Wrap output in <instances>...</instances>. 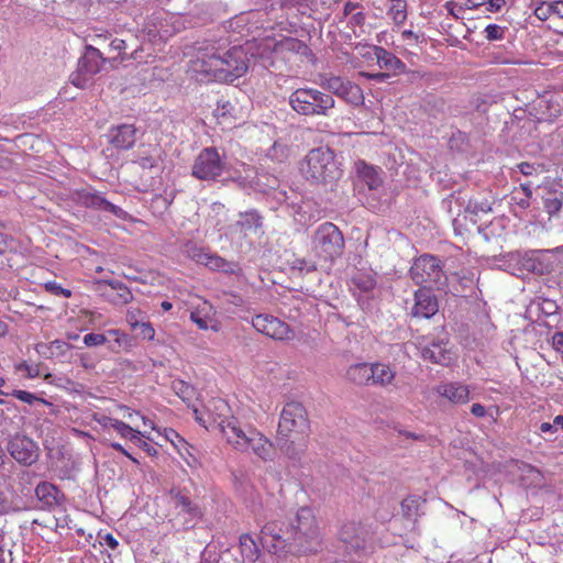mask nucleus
<instances>
[{
    "label": "nucleus",
    "mask_w": 563,
    "mask_h": 563,
    "mask_svg": "<svg viewBox=\"0 0 563 563\" xmlns=\"http://www.w3.org/2000/svg\"><path fill=\"white\" fill-rule=\"evenodd\" d=\"M262 541L268 552L278 556L289 553L308 554L317 552L321 547L322 532L314 511L303 506L294 517L265 523Z\"/></svg>",
    "instance_id": "1"
},
{
    "label": "nucleus",
    "mask_w": 563,
    "mask_h": 563,
    "mask_svg": "<svg viewBox=\"0 0 563 563\" xmlns=\"http://www.w3.org/2000/svg\"><path fill=\"white\" fill-rule=\"evenodd\" d=\"M277 433L284 439L282 448L288 457L296 459L305 454L310 435V420L301 402L285 404L279 415Z\"/></svg>",
    "instance_id": "2"
},
{
    "label": "nucleus",
    "mask_w": 563,
    "mask_h": 563,
    "mask_svg": "<svg viewBox=\"0 0 563 563\" xmlns=\"http://www.w3.org/2000/svg\"><path fill=\"white\" fill-rule=\"evenodd\" d=\"M299 170L311 185H332L342 175L334 152L327 146L309 151L300 162Z\"/></svg>",
    "instance_id": "3"
},
{
    "label": "nucleus",
    "mask_w": 563,
    "mask_h": 563,
    "mask_svg": "<svg viewBox=\"0 0 563 563\" xmlns=\"http://www.w3.org/2000/svg\"><path fill=\"white\" fill-rule=\"evenodd\" d=\"M344 250V238L332 222L320 224L312 239V252L321 268H329Z\"/></svg>",
    "instance_id": "4"
},
{
    "label": "nucleus",
    "mask_w": 563,
    "mask_h": 563,
    "mask_svg": "<svg viewBox=\"0 0 563 563\" xmlns=\"http://www.w3.org/2000/svg\"><path fill=\"white\" fill-rule=\"evenodd\" d=\"M289 106L300 115L329 117L335 106L334 98L314 88H297L289 96Z\"/></svg>",
    "instance_id": "5"
},
{
    "label": "nucleus",
    "mask_w": 563,
    "mask_h": 563,
    "mask_svg": "<svg viewBox=\"0 0 563 563\" xmlns=\"http://www.w3.org/2000/svg\"><path fill=\"white\" fill-rule=\"evenodd\" d=\"M374 530L372 526L362 520H345L339 528L338 539L347 553H360L373 543Z\"/></svg>",
    "instance_id": "6"
},
{
    "label": "nucleus",
    "mask_w": 563,
    "mask_h": 563,
    "mask_svg": "<svg viewBox=\"0 0 563 563\" xmlns=\"http://www.w3.org/2000/svg\"><path fill=\"white\" fill-rule=\"evenodd\" d=\"M194 416L203 428H219L220 431L227 422L234 418L229 404L222 398L210 399L201 410L194 408Z\"/></svg>",
    "instance_id": "7"
},
{
    "label": "nucleus",
    "mask_w": 563,
    "mask_h": 563,
    "mask_svg": "<svg viewBox=\"0 0 563 563\" xmlns=\"http://www.w3.org/2000/svg\"><path fill=\"white\" fill-rule=\"evenodd\" d=\"M224 169V162L216 147L203 148L196 157L191 175L199 180H216Z\"/></svg>",
    "instance_id": "8"
},
{
    "label": "nucleus",
    "mask_w": 563,
    "mask_h": 563,
    "mask_svg": "<svg viewBox=\"0 0 563 563\" xmlns=\"http://www.w3.org/2000/svg\"><path fill=\"white\" fill-rule=\"evenodd\" d=\"M410 276L417 285H435L443 277L441 261L433 255H421L413 262Z\"/></svg>",
    "instance_id": "9"
},
{
    "label": "nucleus",
    "mask_w": 563,
    "mask_h": 563,
    "mask_svg": "<svg viewBox=\"0 0 563 563\" xmlns=\"http://www.w3.org/2000/svg\"><path fill=\"white\" fill-rule=\"evenodd\" d=\"M221 58L224 65L221 67L223 74H221L220 81L233 82L247 73L249 57L243 47L234 46L222 53Z\"/></svg>",
    "instance_id": "10"
},
{
    "label": "nucleus",
    "mask_w": 563,
    "mask_h": 563,
    "mask_svg": "<svg viewBox=\"0 0 563 563\" xmlns=\"http://www.w3.org/2000/svg\"><path fill=\"white\" fill-rule=\"evenodd\" d=\"M252 325L257 332L276 341H288L295 335L288 323L268 313L256 314Z\"/></svg>",
    "instance_id": "11"
},
{
    "label": "nucleus",
    "mask_w": 563,
    "mask_h": 563,
    "mask_svg": "<svg viewBox=\"0 0 563 563\" xmlns=\"http://www.w3.org/2000/svg\"><path fill=\"white\" fill-rule=\"evenodd\" d=\"M71 198L76 203L85 208L110 212L111 214L121 219L125 217V211L123 209L111 203L100 194L93 191L91 188L75 190L71 195Z\"/></svg>",
    "instance_id": "12"
},
{
    "label": "nucleus",
    "mask_w": 563,
    "mask_h": 563,
    "mask_svg": "<svg viewBox=\"0 0 563 563\" xmlns=\"http://www.w3.org/2000/svg\"><path fill=\"white\" fill-rule=\"evenodd\" d=\"M222 53L216 48L200 52L196 60L192 62L194 70L198 74L205 75L213 80H221V67L224 65L221 58Z\"/></svg>",
    "instance_id": "13"
},
{
    "label": "nucleus",
    "mask_w": 563,
    "mask_h": 563,
    "mask_svg": "<svg viewBox=\"0 0 563 563\" xmlns=\"http://www.w3.org/2000/svg\"><path fill=\"white\" fill-rule=\"evenodd\" d=\"M271 51L276 57L287 62L295 57L302 62L303 58H309L312 55L310 47L305 42L295 37H283L274 42Z\"/></svg>",
    "instance_id": "14"
},
{
    "label": "nucleus",
    "mask_w": 563,
    "mask_h": 563,
    "mask_svg": "<svg viewBox=\"0 0 563 563\" xmlns=\"http://www.w3.org/2000/svg\"><path fill=\"white\" fill-rule=\"evenodd\" d=\"M244 445L245 453H252L263 462H271L276 456L275 444L257 428L249 431V439Z\"/></svg>",
    "instance_id": "15"
},
{
    "label": "nucleus",
    "mask_w": 563,
    "mask_h": 563,
    "mask_svg": "<svg viewBox=\"0 0 563 563\" xmlns=\"http://www.w3.org/2000/svg\"><path fill=\"white\" fill-rule=\"evenodd\" d=\"M11 456L23 465H32L38 459V445L25 435H15L8 448Z\"/></svg>",
    "instance_id": "16"
},
{
    "label": "nucleus",
    "mask_w": 563,
    "mask_h": 563,
    "mask_svg": "<svg viewBox=\"0 0 563 563\" xmlns=\"http://www.w3.org/2000/svg\"><path fill=\"white\" fill-rule=\"evenodd\" d=\"M256 429L253 426H243L238 418L231 419L223 426L221 433L225 438L229 445L238 452H246V441L249 439V431Z\"/></svg>",
    "instance_id": "17"
},
{
    "label": "nucleus",
    "mask_w": 563,
    "mask_h": 563,
    "mask_svg": "<svg viewBox=\"0 0 563 563\" xmlns=\"http://www.w3.org/2000/svg\"><path fill=\"white\" fill-rule=\"evenodd\" d=\"M438 310V299L430 288L422 287L415 292V305L411 309L413 317L429 319L433 317Z\"/></svg>",
    "instance_id": "18"
},
{
    "label": "nucleus",
    "mask_w": 563,
    "mask_h": 563,
    "mask_svg": "<svg viewBox=\"0 0 563 563\" xmlns=\"http://www.w3.org/2000/svg\"><path fill=\"white\" fill-rule=\"evenodd\" d=\"M435 393L452 405H465L470 401V386L460 382L442 383L435 387Z\"/></svg>",
    "instance_id": "19"
},
{
    "label": "nucleus",
    "mask_w": 563,
    "mask_h": 563,
    "mask_svg": "<svg viewBox=\"0 0 563 563\" xmlns=\"http://www.w3.org/2000/svg\"><path fill=\"white\" fill-rule=\"evenodd\" d=\"M35 496L44 510H53L60 506L65 496L55 485L48 482H41L35 488Z\"/></svg>",
    "instance_id": "20"
},
{
    "label": "nucleus",
    "mask_w": 563,
    "mask_h": 563,
    "mask_svg": "<svg viewBox=\"0 0 563 563\" xmlns=\"http://www.w3.org/2000/svg\"><path fill=\"white\" fill-rule=\"evenodd\" d=\"M136 141V129L133 124H120L109 131V142L115 148L130 150Z\"/></svg>",
    "instance_id": "21"
},
{
    "label": "nucleus",
    "mask_w": 563,
    "mask_h": 563,
    "mask_svg": "<svg viewBox=\"0 0 563 563\" xmlns=\"http://www.w3.org/2000/svg\"><path fill=\"white\" fill-rule=\"evenodd\" d=\"M163 161V150L158 144H141L135 159L142 169H152Z\"/></svg>",
    "instance_id": "22"
},
{
    "label": "nucleus",
    "mask_w": 563,
    "mask_h": 563,
    "mask_svg": "<svg viewBox=\"0 0 563 563\" xmlns=\"http://www.w3.org/2000/svg\"><path fill=\"white\" fill-rule=\"evenodd\" d=\"M374 55L376 57L377 64L380 68L386 69L394 76L401 75L406 73L407 66L406 64L398 58L395 54L387 51L382 46H374L373 48Z\"/></svg>",
    "instance_id": "23"
},
{
    "label": "nucleus",
    "mask_w": 563,
    "mask_h": 563,
    "mask_svg": "<svg viewBox=\"0 0 563 563\" xmlns=\"http://www.w3.org/2000/svg\"><path fill=\"white\" fill-rule=\"evenodd\" d=\"M424 504L426 499L415 495L402 499L400 504L401 517L411 525V529L416 528L420 517L423 515L422 507Z\"/></svg>",
    "instance_id": "24"
},
{
    "label": "nucleus",
    "mask_w": 563,
    "mask_h": 563,
    "mask_svg": "<svg viewBox=\"0 0 563 563\" xmlns=\"http://www.w3.org/2000/svg\"><path fill=\"white\" fill-rule=\"evenodd\" d=\"M106 59L102 57L101 52L88 45L84 56L78 60V67L80 71H85L92 78L93 75L98 74Z\"/></svg>",
    "instance_id": "25"
},
{
    "label": "nucleus",
    "mask_w": 563,
    "mask_h": 563,
    "mask_svg": "<svg viewBox=\"0 0 563 563\" xmlns=\"http://www.w3.org/2000/svg\"><path fill=\"white\" fill-rule=\"evenodd\" d=\"M170 496L173 505L179 510V514H186L192 519L202 517L201 508L190 499L187 493L179 489H172Z\"/></svg>",
    "instance_id": "26"
},
{
    "label": "nucleus",
    "mask_w": 563,
    "mask_h": 563,
    "mask_svg": "<svg viewBox=\"0 0 563 563\" xmlns=\"http://www.w3.org/2000/svg\"><path fill=\"white\" fill-rule=\"evenodd\" d=\"M422 357L431 363L448 366L453 361V353L446 344L432 343L422 351Z\"/></svg>",
    "instance_id": "27"
},
{
    "label": "nucleus",
    "mask_w": 563,
    "mask_h": 563,
    "mask_svg": "<svg viewBox=\"0 0 563 563\" xmlns=\"http://www.w3.org/2000/svg\"><path fill=\"white\" fill-rule=\"evenodd\" d=\"M372 364L356 363L347 367L345 378L356 386H368L372 380Z\"/></svg>",
    "instance_id": "28"
},
{
    "label": "nucleus",
    "mask_w": 563,
    "mask_h": 563,
    "mask_svg": "<svg viewBox=\"0 0 563 563\" xmlns=\"http://www.w3.org/2000/svg\"><path fill=\"white\" fill-rule=\"evenodd\" d=\"M372 380L371 385L388 387L390 386L396 377V372L385 363H372Z\"/></svg>",
    "instance_id": "29"
},
{
    "label": "nucleus",
    "mask_w": 563,
    "mask_h": 563,
    "mask_svg": "<svg viewBox=\"0 0 563 563\" xmlns=\"http://www.w3.org/2000/svg\"><path fill=\"white\" fill-rule=\"evenodd\" d=\"M211 312H212V305L207 300H202L201 303L197 305L190 311V320L200 330H208L209 322L211 321V318H210Z\"/></svg>",
    "instance_id": "30"
},
{
    "label": "nucleus",
    "mask_w": 563,
    "mask_h": 563,
    "mask_svg": "<svg viewBox=\"0 0 563 563\" xmlns=\"http://www.w3.org/2000/svg\"><path fill=\"white\" fill-rule=\"evenodd\" d=\"M532 199V190L530 184H520L519 187H516L511 191L510 200L511 203L519 207L522 210H526L530 207Z\"/></svg>",
    "instance_id": "31"
},
{
    "label": "nucleus",
    "mask_w": 563,
    "mask_h": 563,
    "mask_svg": "<svg viewBox=\"0 0 563 563\" xmlns=\"http://www.w3.org/2000/svg\"><path fill=\"white\" fill-rule=\"evenodd\" d=\"M336 96L354 106L362 104L364 101V96L361 87L356 84L351 82L350 80L344 81L342 90H340Z\"/></svg>",
    "instance_id": "32"
},
{
    "label": "nucleus",
    "mask_w": 563,
    "mask_h": 563,
    "mask_svg": "<svg viewBox=\"0 0 563 563\" xmlns=\"http://www.w3.org/2000/svg\"><path fill=\"white\" fill-rule=\"evenodd\" d=\"M205 266L212 271L223 272L225 274H235L238 272V265L235 263L229 262L213 253H209Z\"/></svg>",
    "instance_id": "33"
},
{
    "label": "nucleus",
    "mask_w": 563,
    "mask_h": 563,
    "mask_svg": "<svg viewBox=\"0 0 563 563\" xmlns=\"http://www.w3.org/2000/svg\"><path fill=\"white\" fill-rule=\"evenodd\" d=\"M236 224L240 227L241 231H256L262 228L263 218L256 211H246L240 214V220Z\"/></svg>",
    "instance_id": "34"
},
{
    "label": "nucleus",
    "mask_w": 563,
    "mask_h": 563,
    "mask_svg": "<svg viewBox=\"0 0 563 563\" xmlns=\"http://www.w3.org/2000/svg\"><path fill=\"white\" fill-rule=\"evenodd\" d=\"M387 14L397 26L402 25L408 16L406 0H389Z\"/></svg>",
    "instance_id": "35"
},
{
    "label": "nucleus",
    "mask_w": 563,
    "mask_h": 563,
    "mask_svg": "<svg viewBox=\"0 0 563 563\" xmlns=\"http://www.w3.org/2000/svg\"><path fill=\"white\" fill-rule=\"evenodd\" d=\"M240 550L245 560L255 561L258 556L257 545L250 534L240 537Z\"/></svg>",
    "instance_id": "36"
},
{
    "label": "nucleus",
    "mask_w": 563,
    "mask_h": 563,
    "mask_svg": "<svg viewBox=\"0 0 563 563\" xmlns=\"http://www.w3.org/2000/svg\"><path fill=\"white\" fill-rule=\"evenodd\" d=\"M113 429L117 431V433L121 438L129 439L131 441H136L140 439V437L148 439V437L146 435V432H141L140 430H136V429L130 427L129 424H126L125 422H123L121 420L114 421Z\"/></svg>",
    "instance_id": "37"
},
{
    "label": "nucleus",
    "mask_w": 563,
    "mask_h": 563,
    "mask_svg": "<svg viewBox=\"0 0 563 563\" xmlns=\"http://www.w3.org/2000/svg\"><path fill=\"white\" fill-rule=\"evenodd\" d=\"M345 80L346 79L342 77L332 75H320L319 77L320 86L335 96L339 93L340 90H342Z\"/></svg>",
    "instance_id": "38"
},
{
    "label": "nucleus",
    "mask_w": 563,
    "mask_h": 563,
    "mask_svg": "<svg viewBox=\"0 0 563 563\" xmlns=\"http://www.w3.org/2000/svg\"><path fill=\"white\" fill-rule=\"evenodd\" d=\"M184 252L187 257L195 261L197 264L205 265L206 261L208 260L209 251L197 246L192 243H187L184 247Z\"/></svg>",
    "instance_id": "39"
},
{
    "label": "nucleus",
    "mask_w": 563,
    "mask_h": 563,
    "mask_svg": "<svg viewBox=\"0 0 563 563\" xmlns=\"http://www.w3.org/2000/svg\"><path fill=\"white\" fill-rule=\"evenodd\" d=\"M358 174L365 179L369 188H376L379 185L378 173L376 168L365 164L364 162L358 165Z\"/></svg>",
    "instance_id": "40"
},
{
    "label": "nucleus",
    "mask_w": 563,
    "mask_h": 563,
    "mask_svg": "<svg viewBox=\"0 0 563 563\" xmlns=\"http://www.w3.org/2000/svg\"><path fill=\"white\" fill-rule=\"evenodd\" d=\"M108 335L113 338L118 347L129 351L132 347V339L125 332L119 329H111L107 331Z\"/></svg>",
    "instance_id": "41"
},
{
    "label": "nucleus",
    "mask_w": 563,
    "mask_h": 563,
    "mask_svg": "<svg viewBox=\"0 0 563 563\" xmlns=\"http://www.w3.org/2000/svg\"><path fill=\"white\" fill-rule=\"evenodd\" d=\"M11 395L13 397H15L16 399H19L25 404H29V405H34L35 402H38V404H43L45 406H51V402H48L47 400H45L41 397H37L36 395H34L30 391H26V390L15 389L11 393Z\"/></svg>",
    "instance_id": "42"
},
{
    "label": "nucleus",
    "mask_w": 563,
    "mask_h": 563,
    "mask_svg": "<svg viewBox=\"0 0 563 563\" xmlns=\"http://www.w3.org/2000/svg\"><path fill=\"white\" fill-rule=\"evenodd\" d=\"M106 283L112 289L119 290L118 296L120 298V300H119L120 303L125 305V303H129L132 301L133 295H132L131 290L123 283H121L119 280H107Z\"/></svg>",
    "instance_id": "43"
},
{
    "label": "nucleus",
    "mask_w": 563,
    "mask_h": 563,
    "mask_svg": "<svg viewBox=\"0 0 563 563\" xmlns=\"http://www.w3.org/2000/svg\"><path fill=\"white\" fill-rule=\"evenodd\" d=\"M174 390L185 402L192 400L196 395L195 388L183 380L174 383Z\"/></svg>",
    "instance_id": "44"
},
{
    "label": "nucleus",
    "mask_w": 563,
    "mask_h": 563,
    "mask_svg": "<svg viewBox=\"0 0 563 563\" xmlns=\"http://www.w3.org/2000/svg\"><path fill=\"white\" fill-rule=\"evenodd\" d=\"M471 413L476 418H484L485 416L489 415L494 420H496L497 416L499 415V408L494 406L489 409H486L482 404L476 402L471 406Z\"/></svg>",
    "instance_id": "45"
},
{
    "label": "nucleus",
    "mask_w": 563,
    "mask_h": 563,
    "mask_svg": "<svg viewBox=\"0 0 563 563\" xmlns=\"http://www.w3.org/2000/svg\"><path fill=\"white\" fill-rule=\"evenodd\" d=\"M44 288L47 292L54 295V296H62L64 298H70L71 297V290L62 287L60 284L56 283L55 280L46 282L44 284Z\"/></svg>",
    "instance_id": "46"
},
{
    "label": "nucleus",
    "mask_w": 563,
    "mask_h": 563,
    "mask_svg": "<svg viewBox=\"0 0 563 563\" xmlns=\"http://www.w3.org/2000/svg\"><path fill=\"white\" fill-rule=\"evenodd\" d=\"M506 31V26H500L498 24H488L485 27V35L486 38L489 41H497L504 38Z\"/></svg>",
    "instance_id": "47"
},
{
    "label": "nucleus",
    "mask_w": 563,
    "mask_h": 563,
    "mask_svg": "<svg viewBox=\"0 0 563 563\" xmlns=\"http://www.w3.org/2000/svg\"><path fill=\"white\" fill-rule=\"evenodd\" d=\"M70 81L78 88H86L90 84L91 77L85 74V71H80L78 67L77 71L71 74Z\"/></svg>",
    "instance_id": "48"
},
{
    "label": "nucleus",
    "mask_w": 563,
    "mask_h": 563,
    "mask_svg": "<svg viewBox=\"0 0 563 563\" xmlns=\"http://www.w3.org/2000/svg\"><path fill=\"white\" fill-rule=\"evenodd\" d=\"M319 266V261H314V262H310V261H307L305 258H297L295 262H294V268H297L299 269L300 272H306V273H310V272H313L318 268Z\"/></svg>",
    "instance_id": "49"
},
{
    "label": "nucleus",
    "mask_w": 563,
    "mask_h": 563,
    "mask_svg": "<svg viewBox=\"0 0 563 563\" xmlns=\"http://www.w3.org/2000/svg\"><path fill=\"white\" fill-rule=\"evenodd\" d=\"M107 342V336L101 333H88L84 336V343L87 346H99Z\"/></svg>",
    "instance_id": "50"
},
{
    "label": "nucleus",
    "mask_w": 563,
    "mask_h": 563,
    "mask_svg": "<svg viewBox=\"0 0 563 563\" xmlns=\"http://www.w3.org/2000/svg\"><path fill=\"white\" fill-rule=\"evenodd\" d=\"M561 208L562 200L556 197L548 198L544 200V209L549 213V216L556 214L561 210Z\"/></svg>",
    "instance_id": "51"
},
{
    "label": "nucleus",
    "mask_w": 563,
    "mask_h": 563,
    "mask_svg": "<svg viewBox=\"0 0 563 563\" xmlns=\"http://www.w3.org/2000/svg\"><path fill=\"white\" fill-rule=\"evenodd\" d=\"M221 301L223 306L232 305L235 307H241L243 305V298L240 295L233 292H223Z\"/></svg>",
    "instance_id": "52"
},
{
    "label": "nucleus",
    "mask_w": 563,
    "mask_h": 563,
    "mask_svg": "<svg viewBox=\"0 0 563 563\" xmlns=\"http://www.w3.org/2000/svg\"><path fill=\"white\" fill-rule=\"evenodd\" d=\"M137 329L140 330V335L148 341H153L155 338V329L150 322H140L137 325Z\"/></svg>",
    "instance_id": "53"
},
{
    "label": "nucleus",
    "mask_w": 563,
    "mask_h": 563,
    "mask_svg": "<svg viewBox=\"0 0 563 563\" xmlns=\"http://www.w3.org/2000/svg\"><path fill=\"white\" fill-rule=\"evenodd\" d=\"M98 538L101 545H107L112 550H114L119 544L118 540L113 537V534L109 532L104 534L99 533Z\"/></svg>",
    "instance_id": "54"
},
{
    "label": "nucleus",
    "mask_w": 563,
    "mask_h": 563,
    "mask_svg": "<svg viewBox=\"0 0 563 563\" xmlns=\"http://www.w3.org/2000/svg\"><path fill=\"white\" fill-rule=\"evenodd\" d=\"M552 347L561 355L563 358V332H555L552 336Z\"/></svg>",
    "instance_id": "55"
},
{
    "label": "nucleus",
    "mask_w": 563,
    "mask_h": 563,
    "mask_svg": "<svg viewBox=\"0 0 563 563\" xmlns=\"http://www.w3.org/2000/svg\"><path fill=\"white\" fill-rule=\"evenodd\" d=\"M527 473L532 477L536 486H541L543 483V474L534 466L528 465Z\"/></svg>",
    "instance_id": "56"
},
{
    "label": "nucleus",
    "mask_w": 563,
    "mask_h": 563,
    "mask_svg": "<svg viewBox=\"0 0 563 563\" xmlns=\"http://www.w3.org/2000/svg\"><path fill=\"white\" fill-rule=\"evenodd\" d=\"M93 420L96 422H98L103 429H106V428L113 429V423L117 419L108 417L106 415H95Z\"/></svg>",
    "instance_id": "57"
},
{
    "label": "nucleus",
    "mask_w": 563,
    "mask_h": 563,
    "mask_svg": "<svg viewBox=\"0 0 563 563\" xmlns=\"http://www.w3.org/2000/svg\"><path fill=\"white\" fill-rule=\"evenodd\" d=\"M506 5V0H487L486 11L495 13L503 10Z\"/></svg>",
    "instance_id": "58"
},
{
    "label": "nucleus",
    "mask_w": 563,
    "mask_h": 563,
    "mask_svg": "<svg viewBox=\"0 0 563 563\" xmlns=\"http://www.w3.org/2000/svg\"><path fill=\"white\" fill-rule=\"evenodd\" d=\"M536 15L540 20H547L550 14H552L551 9L549 8V3L544 2L541 5H539L536 11Z\"/></svg>",
    "instance_id": "59"
},
{
    "label": "nucleus",
    "mask_w": 563,
    "mask_h": 563,
    "mask_svg": "<svg viewBox=\"0 0 563 563\" xmlns=\"http://www.w3.org/2000/svg\"><path fill=\"white\" fill-rule=\"evenodd\" d=\"M16 369L20 372H25L27 377L30 378H34L37 376V369L29 365L26 362H22L19 365H16Z\"/></svg>",
    "instance_id": "60"
},
{
    "label": "nucleus",
    "mask_w": 563,
    "mask_h": 563,
    "mask_svg": "<svg viewBox=\"0 0 563 563\" xmlns=\"http://www.w3.org/2000/svg\"><path fill=\"white\" fill-rule=\"evenodd\" d=\"M360 75L367 79H372V80H376V81H385L391 74L388 71L387 73H375V74L363 71Z\"/></svg>",
    "instance_id": "61"
},
{
    "label": "nucleus",
    "mask_w": 563,
    "mask_h": 563,
    "mask_svg": "<svg viewBox=\"0 0 563 563\" xmlns=\"http://www.w3.org/2000/svg\"><path fill=\"white\" fill-rule=\"evenodd\" d=\"M518 168L521 174L525 176H531L537 173V167L530 163L523 162L518 165Z\"/></svg>",
    "instance_id": "62"
},
{
    "label": "nucleus",
    "mask_w": 563,
    "mask_h": 563,
    "mask_svg": "<svg viewBox=\"0 0 563 563\" xmlns=\"http://www.w3.org/2000/svg\"><path fill=\"white\" fill-rule=\"evenodd\" d=\"M110 446L112 449H114L115 451L122 453L123 455H125L128 459H130L134 464L139 465L140 462L137 459H135L134 456H132L120 443L118 442H112L110 443Z\"/></svg>",
    "instance_id": "63"
},
{
    "label": "nucleus",
    "mask_w": 563,
    "mask_h": 563,
    "mask_svg": "<svg viewBox=\"0 0 563 563\" xmlns=\"http://www.w3.org/2000/svg\"><path fill=\"white\" fill-rule=\"evenodd\" d=\"M549 8L551 9L552 14L563 18V0L549 2Z\"/></svg>",
    "instance_id": "64"
}]
</instances>
